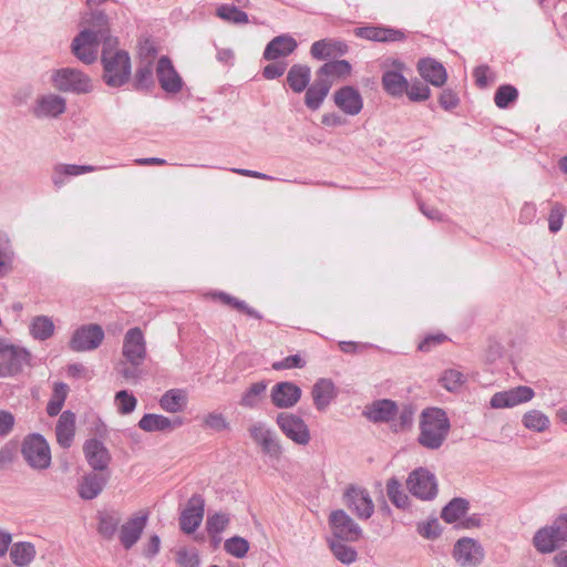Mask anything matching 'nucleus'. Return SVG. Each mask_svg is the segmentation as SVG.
<instances>
[{"label": "nucleus", "mask_w": 567, "mask_h": 567, "mask_svg": "<svg viewBox=\"0 0 567 567\" xmlns=\"http://www.w3.org/2000/svg\"><path fill=\"white\" fill-rule=\"evenodd\" d=\"M101 63L102 79L110 87H121L128 82L132 75L131 56L127 51L120 48L117 38H106L102 47Z\"/></svg>", "instance_id": "obj_1"}, {"label": "nucleus", "mask_w": 567, "mask_h": 567, "mask_svg": "<svg viewBox=\"0 0 567 567\" xmlns=\"http://www.w3.org/2000/svg\"><path fill=\"white\" fill-rule=\"evenodd\" d=\"M449 430L450 420L443 410L426 409L421 415L419 442L429 450H437L446 440Z\"/></svg>", "instance_id": "obj_2"}, {"label": "nucleus", "mask_w": 567, "mask_h": 567, "mask_svg": "<svg viewBox=\"0 0 567 567\" xmlns=\"http://www.w3.org/2000/svg\"><path fill=\"white\" fill-rule=\"evenodd\" d=\"M50 82L56 91L63 93L86 94L93 91L91 78L75 68L53 70Z\"/></svg>", "instance_id": "obj_3"}, {"label": "nucleus", "mask_w": 567, "mask_h": 567, "mask_svg": "<svg viewBox=\"0 0 567 567\" xmlns=\"http://www.w3.org/2000/svg\"><path fill=\"white\" fill-rule=\"evenodd\" d=\"M21 453L33 470L43 471L51 465V450L41 434H30L22 442Z\"/></svg>", "instance_id": "obj_4"}, {"label": "nucleus", "mask_w": 567, "mask_h": 567, "mask_svg": "<svg viewBox=\"0 0 567 567\" xmlns=\"http://www.w3.org/2000/svg\"><path fill=\"white\" fill-rule=\"evenodd\" d=\"M65 112L66 99L54 92L38 95L30 109V113L37 120H55Z\"/></svg>", "instance_id": "obj_5"}, {"label": "nucleus", "mask_w": 567, "mask_h": 567, "mask_svg": "<svg viewBox=\"0 0 567 567\" xmlns=\"http://www.w3.org/2000/svg\"><path fill=\"white\" fill-rule=\"evenodd\" d=\"M382 86L391 96H402L408 91V80L403 75L405 64L398 59H386L383 62Z\"/></svg>", "instance_id": "obj_6"}, {"label": "nucleus", "mask_w": 567, "mask_h": 567, "mask_svg": "<svg viewBox=\"0 0 567 567\" xmlns=\"http://www.w3.org/2000/svg\"><path fill=\"white\" fill-rule=\"evenodd\" d=\"M104 340V331L96 323L83 324L74 330L69 347L74 352H86L97 349Z\"/></svg>", "instance_id": "obj_7"}, {"label": "nucleus", "mask_w": 567, "mask_h": 567, "mask_svg": "<svg viewBox=\"0 0 567 567\" xmlns=\"http://www.w3.org/2000/svg\"><path fill=\"white\" fill-rule=\"evenodd\" d=\"M408 489L420 499L429 501L437 494V483L433 473L424 467L415 468L406 480Z\"/></svg>", "instance_id": "obj_8"}, {"label": "nucleus", "mask_w": 567, "mask_h": 567, "mask_svg": "<svg viewBox=\"0 0 567 567\" xmlns=\"http://www.w3.org/2000/svg\"><path fill=\"white\" fill-rule=\"evenodd\" d=\"M329 525L334 539L357 542L362 536L361 527L343 509L330 513Z\"/></svg>", "instance_id": "obj_9"}, {"label": "nucleus", "mask_w": 567, "mask_h": 567, "mask_svg": "<svg viewBox=\"0 0 567 567\" xmlns=\"http://www.w3.org/2000/svg\"><path fill=\"white\" fill-rule=\"evenodd\" d=\"M100 42L97 35L92 30H82L71 43L73 55L84 64H92L96 61Z\"/></svg>", "instance_id": "obj_10"}, {"label": "nucleus", "mask_w": 567, "mask_h": 567, "mask_svg": "<svg viewBox=\"0 0 567 567\" xmlns=\"http://www.w3.org/2000/svg\"><path fill=\"white\" fill-rule=\"evenodd\" d=\"M277 425L282 433L298 445H307L310 442V431L306 422L292 413H279Z\"/></svg>", "instance_id": "obj_11"}, {"label": "nucleus", "mask_w": 567, "mask_h": 567, "mask_svg": "<svg viewBox=\"0 0 567 567\" xmlns=\"http://www.w3.org/2000/svg\"><path fill=\"white\" fill-rule=\"evenodd\" d=\"M30 360L31 354L27 349L10 344L0 337V362L7 369V373H20L25 365H30Z\"/></svg>", "instance_id": "obj_12"}, {"label": "nucleus", "mask_w": 567, "mask_h": 567, "mask_svg": "<svg viewBox=\"0 0 567 567\" xmlns=\"http://www.w3.org/2000/svg\"><path fill=\"white\" fill-rule=\"evenodd\" d=\"M344 504L360 519H369L374 513V504L367 489L349 486L343 493Z\"/></svg>", "instance_id": "obj_13"}, {"label": "nucleus", "mask_w": 567, "mask_h": 567, "mask_svg": "<svg viewBox=\"0 0 567 567\" xmlns=\"http://www.w3.org/2000/svg\"><path fill=\"white\" fill-rule=\"evenodd\" d=\"M146 341L143 331L135 327L124 334L122 355L124 360L133 364H142L146 359Z\"/></svg>", "instance_id": "obj_14"}, {"label": "nucleus", "mask_w": 567, "mask_h": 567, "mask_svg": "<svg viewBox=\"0 0 567 567\" xmlns=\"http://www.w3.org/2000/svg\"><path fill=\"white\" fill-rule=\"evenodd\" d=\"M535 392L530 386L518 385L505 391L496 392L489 401L493 409H512L533 400Z\"/></svg>", "instance_id": "obj_15"}, {"label": "nucleus", "mask_w": 567, "mask_h": 567, "mask_svg": "<svg viewBox=\"0 0 567 567\" xmlns=\"http://www.w3.org/2000/svg\"><path fill=\"white\" fill-rule=\"evenodd\" d=\"M453 557L461 567H477L484 559V549L473 538H461L454 545Z\"/></svg>", "instance_id": "obj_16"}, {"label": "nucleus", "mask_w": 567, "mask_h": 567, "mask_svg": "<svg viewBox=\"0 0 567 567\" xmlns=\"http://www.w3.org/2000/svg\"><path fill=\"white\" fill-rule=\"evenodd\" d=\"M147 520L148 512L140 511L121 525L118 538L125 549H131L140 540Z\"/></svg>", "instance_id": "obj_17"}, {"label": "nucleus", "mask_w": 567, "mask_h": 567, "mask_svg": "<svg viewBox=\"0 0 567 567\" xmlns=\"http://www.w3.org/2000/svg\"><path fill=\"white\" fill-rule=\"evenodd\" d=\"M250 437L260 445L264 453L271 457H280L282 447L272 430L262 422H255L248 429Z\"/></svg>", "instance_id": "obj_18"}, {"label": "nucleus", "mask_w": 567, "mask_h": 567, "mask_svg": "<svg viewBox=\"0 0 567 567\" xmlns=\"http://www.w3.org/2000/svg\"><path fill=\"white\" fill-rule=\"evenodd\" d=\"M140 56L141 62L135 72L134 87L136 90H144L154 84L153 61L155 58V50L151 43L145 42V44L141 47Z\"/></svg>", "instance_id": "obj_19"}, {"label": "nucleus", "mask_w": 567, "mask_h": 567, "mask_svg": "<svg viewBox=\"0 0 567 567\" xmlns=\"http://www.w3.org/2000/svg\"><path fill=\"white\" fill-rule=\"evenodd\" d=\"M205 511V501L199 494H194L187 502L179 517L181 529L185 534H193L202 524Z\"/></svg>", "instance_id": "obj_20"}, {"label": "nucleus", "mask_w": 567, "mask_h": 567, "mask_svg": "<svg viewBox=\"0 0 567 567\" xmlns=\"http://www.w3.org/2000/svg\"><path fill=\"white\" fill-rule=\"evenodd\" d=\"M156 78L161 87L166 93L176 94L183 87V80L175 70L171 59L163 55L158 59L156 64Z\"/></svg>", "instance_id": "obj_21"}, {"label": "nucleus", "mask_w": 567, "mask_h": 567, "mask_svg": "<svg viewBox=\"0 0 567 567\" xmlns=\"http://www.w3.org/2000/svg\"><path fill=\"white\" fill-rule=\"evenodd\" d=\"M334 104L347 115H358L363 109V99L358 89L346 85L333 93Z\"/></svg>", "instance_id": "obj_22"}, {"label": "nucleus", "mask_w": 567, "mask_h": 567, "mask_svg": "<svg viewBox=\"0 0 567 567\" xmlns=\"http://www.w3.org/2000/svg\"><path fill=\"white\" fill-rule=\"evenodd\" d=\"M270 398L275 406L279 409H289L299 402L301 398V389L293 382H279L271 389Z\"/></svg>", "instance_id": "obj_23"}, {"label": "nucleus", "mask_w": 567, "mask_h": 567, "mask_svg": "<svg viewBox=\"0 0 567 567\" xmlns=\"http://www.w3.org/2000/svg\"><path fill=\"white\" fill-rule=\"evenodd\" d=\"M83 452L89 465L94 471L102 472L107 468L111 461V455L109 450L101 441L96 439L87 440L83 445Z\"/></svg>", "instance_id": "obj_24"}, {"label": "nucleus", "mask_w": 567, "mask_h": 567, "mask_svg": "<svg viewBox=\"0 0 567 567\" xmlns=\"http://www.w3.org/2000/svg\"><path fill=\"white\" fill-rule=\"evenodd\" d=\"M298 42L290 34L275 37L265 48L262 58L267 61H275L286 58L295 52Z\"/></svg>", "instance_id": "obj_25"}, {"label": "nucleus", "mask_w": 567, "mask_h": 567, "mask_svg": "<svg viewBox=\"0 0 567 567\" xmlns=\"http://www.w3.org/2000/svg\"><path fill=\"white\" fill-rule=\"evenodd\" d=\"M532 544L535 550L542 555L553 554L561 546L553 524L538 528L534 533Z\"/></svg>", "instance_id": "obj_26"}, {"label": "nucleus", "mask_w": 567, "mask_h": 567, "mask_svg": "<svg viewBox=\"0 0 567 567\" xmlns=\"http://www.w3.org/2000/svg\"><path fill=\"white\" fill-rule=\"evenodd\" d=\"M97 167L92 165H75V164H56L53 166L51 181L55 188H61L65 185L68 178L80 176L82 174L95 172Z\"/></svg>", "instance_id": "obj_27"}, {"label": "nucleus", "mask_w": 567, "mask_h": 567, "mask_svg": "<svg viewBox=\"0 0 567 567\" xmlns=\"http://www.w3.org/2000/svg\"><path fill=\"white\" fill-rule=\"evenodd\" d=\"M348 52V45L340 40L322 39L312 43L310 54L316 60H326Z\"/></svg>", "instance_id": "obj_28"}, {"label": "nucleus", "mask_w": 567, "mask_h": 567, "mask_svg": "<svg viewBox=\"0 0 567 567\" xmlns=\"http://www.w3.org/2000/svg\"><path fill=\"white\" fill-rule=\"evenodd\" d=\"M183 420L181 417L169 419L161 414H144L138 421V426L145 432H165L173 431L181 426Z\"/></svg>", "instance_id": "obj_29"}, {"label": "nucleus", "mask_w": 567, "mask_h": 567, "mask_svg": "<svg viewBox=\"0 0 567 567\" xmlns=\"http://www.w3.org/2000/svg\"><path fill=\"white\" fill-rule=\"evenodd\" d=\"M96 519L99 535L106 540L113 539L117 530H120L118 527L122 522L120 512L115 509L101 511L97 513Z\"/></svg>", "instance_id": "obj_30"}, {"label": "nucleus", "mask_w": 567, "mask_h": 567, "mask_svg": "<svg viewBox=\"0 0 567 567\" xmlns=\"http://www.w3.org/2000/svg\"><path fill=\"white\" fill-rule=\"evenodd\" d=\"M421 76L434 86H442L447 79L446 70L442 63L431 59H422L417 63Z\"/></svg>", "instance_id": "obj_31"}, {"label": "nucleus", "mask_w": 567, "mask_h": 567, "mask_svg": "<svg viewBox=\"0 0 567 567\" xmlns=\"http://www.w3.org/2000/svg\"><path fill=\"white\" fill-rule=\"evenodd\" d=\"M355 35L378 42H395L405 38L400 30L379 27H361L354 30Z\"/></svg>", "instance_id": "obj_32"}, {"label": "nucleus", "mask_w": 567, "mask_h": 567, "mask_svg": "<svg viewBox=\"0 0 567 567\" xmlns=\"http://www.w3.org/2000/svg\"><path fill=\"white\" fill-rule=\"evenodd\" d=\"M55 435L59 445L69 449L75 435V415L70 411H64L56 423Z\"/></svg>", "instance_id": "obj_33"}, {"label": "nucleus", "mask_w": 567, "mask_h": 567, "mask_svg": "<svg viewBox=\"0 0 567 567\" xmlns=\"http://www.w3.org/2000/svg\"><path fill=\"white\" fill-rule=\"evenodd\" d=\"M330 89L331 82H328L317 75L315 82L308 86L306 91L305 104L307 107L312 111L318 110L329 94Z\"/></svg>", "instance_id": "obj_34"}, {"label": "nucleus", "mask_w": 567, "mask_h": 567, "mask_svg": "<svg viewBox=\"0 0 567 567\" xmlns=\"http://www.w3.org/2000/svg\"><path fill=\"white\" fill-rule=\"evenodd\" d=\"M336 396L337 390L330 379H320L312 386L313 403L320 411L326 410Z\"/></svg>", "instance_id": "obj_35"}, {"label": "nucleus", "mask_w": 567, "mask_h": 567, "mask_svg": "<svg viewBox=\"0 0 567 567\" xmlns=\"http://www.w3.org/2000/svg\"><path fill=\"white\" fill-rule=\"evenodd\" d=\"M311 69L306 64H293L287 73V83L295 93L303 92L310 83Z\"/></svg>", "instance_id": "obj_36"}, {"label": "nucleus", "mask_w": 567, "mask_h": 567, "mask_svg": "<svg viewBox=\"0 0 567 567\" xmlns=\"http://www.w3.org/2000/svg\"><path fill=\"white\" fill-rule=\"evenodd\" d=\"M107 477L97 473L85 475L79 486V494L83 499L95 498L104 488Z\"/></svg>", "instance_id": "obj_37"}, {"label": "nucleus", "mask_w": 567, "mask_h": 567, "mask_svg": "<svg viewBox=\"0 0 567 567\" xmlns=\"http://www.w3.org/2000/svg\"><path fill=\"white\" fill-rule=\"evenodd\" d=\"M350 73L351 64L346 60L327 62L317 71V75L331 82V85L336 79L347 78Z\"/></svg>", "instance_id": "obj_38"}, {"label": "nucleus", "mask_w": 567, "mask_h": 567, "mask_svg": "<svg viewBox=\"0 0 567 567\" xmlns=\"http://www.w3.org/2000/svg\"><path fill=\"white\" fill-rule=\"evenodd\" d=\"M187 404V394L184 390L172 389L166 391L159 399L161 408L169 413L182 412Z\"/></svg>", "instance_id": "obj_39"}, {"label": "nucleus", "mask_w": 567, "mask_h": 567, "mask_svg": "<svg viewBox=\"0 0 567 567\" xmlns=\"http://www.w3.org/2000/svg\"><path fill=\"white\" fill-rule=\"evenodd\" d=\"M522 424L532 432L544 433L550 427V419L543 411L532 409L523 414Z\"/></svg>", "instance_id": "obj_40"}, {"label": "nucleus", "mask_w": 567, "mask_h": 567, "mask_svg": "<svg viewBox=\"0 0 567 567\" xmlns=\"http://www.w3.org/2000/svg\"><path fill=\"white\" fill-rule=\"evenodd\" d=\"M54 323L48 316H35L31 319L29 331L33 339L45 341L54 334Z\"/></svg>", "instance_id": "obj_41"}, {"label": "nucleus", "mask_w": 567, "mask_h": 567, "mask_svg": "<svg viewBox=\"0 0 567 567\" xmlns=\"http://www.w3.org/2000/svg\"><path fill=\"white\" fill-rule=\"evenodd\" d=\"M398 413L396 404L391 400H380L369 409L368 417L373 422H388Z\"/></svg>", "instance_id": "obj_42"}, {"label": "nucleus", "mask_w": 567, "mask_h": 567, "mask_svg": "<svg viewBox=\"0 0 567 567\" xmlns=\"http://www.w3.org/2000/svg\"><path fill=\"white\" fill-rule=\"evenodd\" d=\"M86 23L87 28L83 30H92L97 35V39L102 40V47L105 45L106 38H114L110 33L109 18L103 11L91 12Z\"/></svg>", "instance_id": "obj_43"}, {"label": "nucleus", "mask_w": 567, "mask_h": 567, "mask_svg": "<svg viewBox=\"0 0 567 567\" xmlns=\"http://www.w3.org/2000/svg\"><path fill=\"white\" fill-rule=\"evenodd\" d=\"M10 557L14 565L27 566L35 557V548L29 542L16 543L10 549Z\"/></svg>", "instance_id": "obj_44"}, {"label": "nucleus", "mask_w": 567, "mask_h": 567, "mask_svg": "<svg viewBox=\"0 0 567 567\" xmlns=\"http://www.w3.org/2000/svg\"><path fill=\"white\" fill-rule=\"evenodd\" d=\"M267 383L264 381L252 383L241 395L240 405L248 409H256L265 399Z\"/></svg>", "instance_id": "obj_45"}, {"label": "nucleus", "mask_w": 567, "mask_h": 567, "mask_svg": "<svg viewBox=\"0 0 567 567\" xmlns=\"http://www.w3.org/2000/svg\"><path fill=\"white\" fill-rule=\"evenodd\" d=\"M216 16L221 20L234 24H247L248 14L233 4H221L216 9Z\"/></svg>", "instance_id": "obj_46"}, {"label": "nucleus", "mask_w": 567, "mask_h": 567, "mask_svg": "<svg viewBox=\"0 0 567 567\" xmlns=\"http://www.w3.org/2000/svg\"><path fill=\"white\" fill-rule=\"evenodd\" d=\"M468 509V502L464 498L452 499L443 509L442 518L446 523H454L463 517Z\"/></svg>", "instance_id": "obj_47"}, {"label": "nucleus", "mask_w": 567, "mask_h": 567, "mask_svg": "<svg viewBox=\"0 0 567 567\" xmlns=\"http://www.w3.org/2000/svg\"><path fill=\"white\" fill-rule=\"evenodd\" d=\"M68 391L69 388L65 383L59 382L54 384L52 398L47 406V412L50 416H55L60 413L66 399Z\"/></svg>", "instance_id": "obj_48"}, {"label": "nucleus", "mask_w": 567, "mask_h": 567, "mask_svg": "<svg viewBox=\"0 0 567 567\" xmlns=\"http://www.w3.org/2000/svg\"><path fill=\"white\" fill-rule=\"evenodd\" d=\"M343 542L341 539H332L330 542V549L339 561L350 565L357 560L358 554L354 548L346 545Z\"/></svg>", "instance_id": "obj_49"}, {"label": "nucleus", "mask_w": 567, "mask_h": 567, "mask_svg": "<svg viewBox=\"0 0 567 567\" xmlns=\"http://www.w3.org/2000/svg\"><path fill=\"white\" fill-rule=\"evenodd\" d=\"M386 495L389 499L399 508H405L409 504V496L401 487V483L392 477L386 482Z\"/></svg>", "instance_id": "obj_50"}, {"label": "nucleus", "mask_w": 567, "mask_h": 567, "mask_svg": "<svg viewBox=\"0 0 567 567\" xmlns=\"http://www.w3.org/2000/svg\"><path fill=\"white\" fill-rule=\"evenodd\" d=\"M466 382V377L456 369H449L443 372L440 383L450 392H455Z\"/></svg>", "instance_id": "obj_51"}, {"label": "nucleus", "mask_w": 567, "mask_h": 567, "mask_svg": "<svg viewBox=\"0 0 567 567\" xmlns=\"http://www.w3.org/2000/svg\"><path fill=\"white\" fill-rule=\"evenodd\" d=\"M229 515L225 513H215L206 519V530L209 535L216 536L223 533L229 525Z\"/></svg>", "instance_id": "obj_52"}, {"label": "nucleus", "mask_w": 567, "mask_h": 567, "mask_svg": "<svg viewBox=\"0 0 567 567\" xmlns=\"http://www.w3.org/2000/svg\"><path fill=\"white\" fill-rule=\"evenodd\" d=\"M224 548L229 555L243 558L249 550V543L243 537L234 536L225 542Z\"/></svg>", "instance_id": "obj_53"}, {"label": "nucleus", "mask_w": 567, "mask_h": 567, "mask_svg": "<svg viewBox=\"0 0 567 567\" xmlns=\"http://www.w3.org/2000/svg\"><path fill=\"white\" fill-rule=\"evenodd\" d=\"M518 97V91L512 85L499 86L494 95V102L499 109H506Z\"/></svg>", "instance_id": "obj_54"}, {"label": "nucleus", "mask_w": 567, "mask_h": 567, "mask_svg": "<svg viewBox=\"0 0 567 567\" xmlns=\"http://www.w3.org/2000/svg\"><path fill=\"white\" fill-rule=\"evenodd\" d=\"M141 364H133L122 360L116 365V372L126 381L137 383L142 375Z\"/></svg>", "instance_id": "obj_55"}, {"label": "nucleus", "mask_w": 567, "mask_h": 567, "mask_svg": "<svg viewBox=\"0 0 567 567\" xmlns=\"http://www.w3.org/2000/svg\"><path fill=\"white\" fill-rule=\"evenodd\" d=\"M115 404L118 413L130 414L135 410L137 400L133 394L128 393V391L121 390L115 394Z\"/></svg>", "instance_id": "obj_56"}, {"label": "nucleus", "mask_w": 567, "mask_h": 567, "mask_svg": "<svg viewBox=\"0 0 567 567\" xmlns=\"http://www.w3.org/2000/svg\"><path fill=\"white\" fill-rule=\"evenodd\" d=\"M176 563L179 567H199V556L197 550L181 548L176 553Z\"/></svg>", "instance_id": "obj_57"}, {"label": "nucleus", "mask_w": 567, "mask_h": 567, "mask_svg": "<svg viewBox=\"0 0 567 567\" xmlns=\"http://www.w3.org/2000/svg\"><path fill=\"white\" fill-rule=\"evenodd\" d=\"M217 297L226 305L236 308L245 313H247L250 317L260 319L261 316L252 308L248 307L245 301L238 300L225 292H219Z\"/></svg>", "instance_id": "obj_58"}, {"label": "nucleus", "mask_w": 567, "mask_h": 567, "mask_svg": "<svg viewBox=\"0 0 567 567\" xmlns=\"http://www.w3.org/2000/svg\"><path fill=\"white\" fill-rule=\"evenodd\" d=\"M404 93L408 94V96L411 101L421 102V101H425L430 97L431 90L426 84L421 83V82H415V83H412V85L408 84V91H405Z\"/></svg>", "instance_id": "obj_59"}, {"label": "nucleus", "mask_w": 567, "mask_h": 567, "mask_svg": "<svg viewBox=\"0 0 567 567\" xmlns=\"http://www.w3.org/2000/svg\"><path fill=\"white\" fill-rule=\"evenodd\" d=\"M565 209L561 205H554L548 216V228L551 233H557L563 227Z\"/></svg>", "instance_id": "obj_60"}, {"label": "nucleus", "mask_w": 567, "mask_h": 567, "mask_svg": "<svg viewBox=\"0 0 567 567\" xmlns=\"http://www.w3.org/2000/svg\"><path fill=\"white\" fill-rule=\"evenodd\" d=\"M306 365V361L299 354L289 355L280 361L272 363L274 370H287L295 368H303Z\"/></svg>", "instance_id": "obj_61"}, {"label": "nucleus", "mask_w": 567, "mask_h": 567, "mask_svg": "<svg viewBox=\"0 0 567 567\" xmlns=\"http://www.w3.org/2000/svg\"><path fill=\"white\" fill-rule=\"evenodd\" d=\"M287 69V63L279 61L267 64L262 70V76L266 80H275L284 75Z\"/></svg>", "instance_id": "obj_62"}, {"label": "nucleus", "mask_w": 567, "mask_h": 567, "mask_svg": "<svg viewBox=\"0 0 567 567\" xmlns=\"http://www.w3.org/2000/svg\"><path fill=\"white\" fill-rule=\"evenodd\" d=\"M417 530L421 536L427 539H434L441 534L440 524L436 519L420 524Z\"/></svg>", "instance_id": "obj_63"}, {"label": "nucleus", "mask_w": 567, "mask_h": 567, "mask_svg": "<svg viewBox=\"0 0 567 567\" xmlns=\"http://www.w3.org/2000/svg\"><path fill=\"white\" fill-rule=\"evenodd\" d=\"M551 524L561 545L567 543V513L558 515Z\"/></svg>", "instance_id": "obj_64"}]
</instances>
